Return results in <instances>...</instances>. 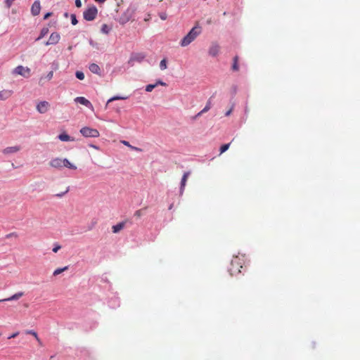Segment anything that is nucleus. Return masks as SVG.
I'll list each match as a JSON object with an SVG mask.
<instances>
[{
	"label": "nucleus",
	"instance_id": "nucleus-1",
	"mask_svg": "<svg viewBox=\"0 0 360 360\" xmlns=\"http://www.w3.org/2000/svg\"><path fill=\"white\" fill-rule=\"evenodd\" d=\"M201 27L197 24L190 32L182 39L180 42L181 46L185 47L193 41L195 38L200 34Z\"/></svg>",
	"mask_w": 360,
	"mask_h": 360
},
{
	"label": "nucleus",
	"instance_id": "nucleus-2",
	"mask_svg": "<svg viewBox=\"0 0 360 360\" xmlns=\"http://www.w3.org/2000/svg\"><path fill=\"white\" fill-rule=\"evenodd\" d=\"M243 259L238 256L234 257L230 264L229 271L231 276H235L240 273L243 268Z\"/></svg>",
	"mask_w": 360,
	"mask_h": 360
},
{
	"label": "nucleus",
	"instance_id": "nucleus-3",
	"mask_svg": "<svg viewBox=\"0 0 360 360\" xmlns=\"http://www.w3.org/2000/svg\"><path fill=\"white\" fill-rule=\"evenodd\" d=\"M13 75H20L25 78H29L31 76V70L28 67L18 65L12 70Z\"/></svg>",
	"mask_w": 360,
	"mask_h": 360
},
{
	"label": "nucleus",
	"instance_id": "nucleus-4",
	"mask_svg": "<svg viewBox=\"0 0 360 360\" xmlns=\"http://www.w3.org/2000/svg\"><path fill=\"white\" fill-rule=\"evenodd\" d=\"M98 14V9L95 6L89 7L83 13L84 18L87 21H91L94 20Z\"/></svg>",
	"mask_w": 360,
	"mask_h": 360
},
{
	"label": "nucleus",
	"instance_id": "nucleus-5",
	"mask_svg": "<svg viewBox=\"0 0 360 360\" xmlns=\"http://www.w3.org/2000/svg\"><path fill=\"white\" fill-rule=\"evenodd\" d=\"M79 132L84 137L97 138L100 136V133L96 129H93L88 127H82Z\"/></svg>",
	"mask_w": 360,
	"mask_h": 360
},
{
	"label": "nucleus",
	"instance_id": "nucleus-6",
	"mask_svg": "<svg viewBox=\"0 0 360 360\" xmlns=\"http://www.w3.org/2000/svg\"><path fill=\"white\" fill-rule=\"evenodd\" d=\"M49 107H50V104L49 102L47 101H40L37 105V110L39 112V113H46L49 109Z\"/></svg>",
	"mask_w": 360,
	"mask_h": 360
},
{
	"label": "nucleus",
	"instance_id": "nucleus-7",
	"mask_svg": "<svg viewBox=\"0 0 360 360\" xmlns=\"http://www.w3.org/2000/svg\"><path fill=\"white\" fill-rule=\"evenodd\" d=\"M219 51L220 46L217 43L213 42L209 48L208 53L211 56L215 57L219 54Z\"/></svg>",
	"mask_w": 360,
	"mask_h": 360
},
{
	"label": "nucleus",
	"instance_id": "nucleus-8",
	"mask_svg": "<svg viewBox=\"0 0 360 360\" xmlns=\"http://www.w3.org/2000/svg\"><path fill=\"white\" fill-rule=\"evenodd\" d=\"M60 34L57 32H53L50 37L49 40L45 43V45L49 46L51 44H56L60 40Z\"/></svg>",
	"mask_w": 360,
	"mask_h": 360
},
{
	"label": "nucleus",
	"instance_id": "nucleus-9",
	"mask_svg": "<svg viewBox=\"0 0 360 360\" xmlns=\"http://www.w3.org/2000/svg\"><path fill=\"white\" fill-rule=\"evenodd\" d=\"M75 101L76 103H78L83 105H85V106L91 108V110H94V107H93L92 104L91 103V102L84 97H82V96L77 97L75 98Z\"/></svg>",
	"mask_w": 360,
	"mask_h": 360
},
{
	"label": "nucleus",
	"instance_id": "nucleus-10",
	"mask_svg": "<svg viewBox=\"0 0 360 360\" xmlns=\"http://www.w3.org/2000/svg\"><path fill=\"white\" fill-rule=\"evenodd\" d=\"M49 165L53 168L60 169L63 167V159L60 158H53L49 162Z\"/></svg>",
	"mask_w": 360,
	"mask_h": 360
},
{
	"label": "nucleus",
	"instance_id": "nucleus-11",
	"mask_svg": "<svg viewBox=\"0 0 360 360\" xmlns=\"http://www.w3.org/2000/svg\"><path fill=\"white\" fill-rule=\"evenodd\" d=\"M41 11V5L40 1L39 0H36L31 7V13L34 16L38 15Z\"/></svg>",
	"mask_w": 360,
	"mask_h": 360
},
{
	"label": "nucleus",
	"instance_id": "nucleus-12",
	"mask_svg": "<svg viewBox=\"0 0 360 360\" xmlns=\"http://www.w3.org/2000/svg\"><path fill=\"white\" fill-rule=\"evenodd\" d=\"M20 150V146H10L4 148L3 150V153L5 155L11 154V153H15L18 152Z\"/></svg>",
	"mask_w": 360,
	"mask_h": 360
},
{
	"label": "nucleus",
	"instance_id": "nucleus-13",
	"mask_svg": "<svg viewBox=\"0 0 360 360\" xmlns=\"http://www.w3.org/2000/svg\"><path fill=\"white\" fill-rule=\"evenodd\" d=\"M89 70L94 73V74H96V75H101V68L100 67L96 64V63H91L89 65Z\"/></svg>",
	"mask_w": 360,
	"mask_h": 360
},
{
	"label": "nucleus",
	"instance_id": "nucleus-14",
	"mask_svg": "<svg viewBox=\"0 0 360 360\" xmlns=\"http://www.w3.org/2000/svg\"><path fill=\"white\" fill-rule=\"evenodd\" d=\"M189 175H190V172H186L184 174V175L182 176L181 181V187H180V191L181 193L184 190V188L186 186V181H187V179H188Z\"/></svg>",
	"mask_w": 360,
	"mask_h": 360
},
{
	"label": "nucleus",
	"instance_id": "nucleus-15",
	"mask_svg": "<svg viewBox=\"0 0 360 360\" xmlns=\"http://www.w3.org/2000/svg\"><path fill=\"white\" fill-rule=\"evenodd\" d=\"M23 295H24V293L22 292H19L14 294L13 295H12L11 297H10L8 298L0 300V302H6V301L17 300L19 298H20L22 296H23Z\"/></svg>",
	"mask_w": 360,
	"mask_h": 360
},
{
	"label": "nucleus",
	"instance_id": "nucleus-16",
	"mask_svg": "<svg viewBox=\"0 0 360 360\" xmlns=\"http://www.w3.org/2000/svg\"><path fill=\"white\" fill-rule=\"evenodd\" d=\"M13 91L11 90L0 91V100H6L12 95Z\"/></svg>",
	"mask_w": 360,
	"mask_h": 360
},
{
	"label": "nucleus",
	"instance_id": "nucleus-17",
	"mask_svg": "<svg viewBox=\"0 0 360 360\" xmlns=\"http://www.w3.org/2000/svg\"><path fill=\"white\" fill-rule=\"evenodd\" d=\"M63 167H67L74 170L77 169V167L66 158L63 159Z\"/></svg>",
	"mask_w": 360,
	"mask_h": 360
},
{
	"label": "nucleus",
	"instance_id": "nucleus-18",
	"mask_svg": "<svg viewBox=\"0 0 360 360\" xmlns=\"http://www.w3.org/2000/svg\"><path fill=\"white\" fill-rule=\"evenodd\" d=\"M125 226V222L122 221L120 223H118L117 224L113 226L112 227V232L116 233L120 231L122 229H123Z\"/></svg>",
	"mask_w": 360,
	"mask_h": 360
},
{
	"label": "nucleus",
	"instance_id": "nucleus-19",
	"mask_svg": "<svg viewBox=\"0 0 360 360\" xmlns=\"http://www.w3.org/2000/svg\"><path fill=\"white\" fill-rule=\"evenodd\" d=\"M58 139L62 141H70L74 140L66 133L59 134Z\"/></svg>",
	"mask_w": 360,
	"mask_h": 360
},
{
	"label": "nucleus",
	"instance_id": "nucleus-20",
	"mask_svg": "<svg viewBox=\"0 0 360 360\" xmlns=\"http://www.w3.org/2000/svg\"><path fill=\"white\" fill-rule=\"evenodd\" d=\"M111 30H112V27L108 25L107 24H103L101 28V32L105 34H108L110 33V32L111 31Z\"/></svg>",
	"mask_w": 360,
	"mask_h": 360
},
{
	"label": "nucleus",
	"instance_id": "nucleus-21",
	"mask_svg": "<svg viewBox=\"0 0 360 360\" xmlns=\"http://www.w3.org/2000/svg\"><path fill=\"white\" fill-rule=\"evenodd\" d=\"M233 65H232V70L233 71H238L239 70V66H238V60H239V57L238 56H236L233 59Z\"/></svg>",
	"mask_w": 360,
	"mask_h": 360
},
{
	"label": "nucleus",
	"instance_id": "nucleus-22",
	"mask_svg": "<svg viewBox=\"0 0 360 360\" xmlns=\"http://www.w3.org/2000/svg\"><path fill=\"white\" fill-rule=\"evenodd\" d=\"M211 108V102L210 101H208L206 104V105L205 106V108L200 112L198 113V115H196L197 117L198 116H200L201 115H202L203 113L207 112Z\"/></svg>",
	"mask_w": 360,
	"mask_h": 360
},
{
	"label": "nucleus",
	"instance_id": "nucleus-23",
	"mask_svg": "<svg viewBox=\"0 0 360 360\" xmlns=\"http://www.w3.org/2000/svg\"><path fill=\"white\" fill-rule=\"evenodd\" d=\"M68 269V266H64L63 268H58V269H56L53 271V276H58V275L60 274L61 273L67 271Z\"/></svg>",
	"mask_w": 360,
	"mask_h": 360
},
{
	"label": "nucleus",
	"instance_id": "nucleus-24",
	"mask_svg": "<svg viewBox=\"0 0 360 360\" xmlns=\"http://www.w3.org/2000/svg\"><path fill=\"white\" fill-rule=\"evenodd\" d=\"M48 32H49V28H47V27L42 28L41 30L40 34H39V37L37 39V40H39L41 38H43L45 35H46L48 34Z\"/></svg>",
	"mask_w": 360,
	"mask_h": 360
},
{
	"label": "nucleus",
	"instance_id": "nucleus-25",
	"mask_svg": "<svg viewBox=\"0 0 360 360\" xmlns=\"http://www.w3.org/2000/svg\"><path fill=\"white\" fill-rule=\"evenodd\" d=\"M127 96H113L112 98H110L108 102H107V104H108L110 102H112L114 101H117V100H125L127 99Z\"/></svg>",
	"mask_w": 360,
	"mask_h": 360
},
{
	"label": "nucleus",
	"instance_id": "nucleus-26",
	"mask_svg": "<svg viewBox=\"0 0 360 360\" xmlns=\"http://www.w3.org/2000/svg\"><path fill=\"white\" fill-rule=\"evenodd\" d=\"M144 58H145V56L143 54L139 53L133 58V60H136L138 62H141L144 59Z\"/></svg>",
	"mask_w": 360,
	"mask_h": 360
},
{
	"label": "nucleus",
	"instance_id": "nucleus-27",
	"mask_svg": "<svg viewBox=\"0 0 360 360\" xmlns=\"http://www.w3.org/2000/svg\"><path fill=\"white\" fill-rule=\"evenodd\" d=\"M160 68L162 70H165L167 68V60L165 58L162 59L160 63Z\"/></svg>",
	"mask_w": 360,
	"mask_h": 360
},
{
	"label": "nucleus",
	"instance_id": "nucleus-28",
	"mask_svg": "<svg viewBox=\"0 0 360 360\" xmlns=\"http://www.w3.org/2000/svg\"><path fill=\"white\" fill-rule=\"evenodd\" d=\"M230 144L231 143H226V144L222 145L220 148V154L226 151L229 148Z\"/></svg>",
	"mask_w": 360,
	"mask_h": 360
},
{
	"label": "nucleus",
	"instance_id": "nucleus-29",
	"mask_svg": "<svg viewBox=\"0 0 360 360\" xmlns=\"http://www.w3.org/2000/svg\"><path fill=\"white\" fill-rule=\"evenodd\" d=\"M26 333H27V334H30V335H33V336L35 338V339H36L39 342H40V339L39 338L38 335H37V333L35 331H34V330H27Z\"/></svg>",
	"mask_w": 360,
	"mask_h": 360
},
{
	"label": "nucleus",
	"instance_id": "nucleus-30",
	"mask_svg": "<svg viewBox=\"0 0 360 360\" xmlns=\"http://www.w3.org/2000/svg\"><path fill=\"white\" fill-rule=\"evenodd\" d=\"M146 208L140 209V210H136L134 212V216L136 217L137 218H140L143 214V210H146Z\"/></svg>",
	"mask_w": 360,
	"mask_h": 360
},
{
	"label": "nucleus",
	"instance_id": "nucleus-31",
	"mask_svg": "<svg viewBox=\"0 0 360 360\" xmlns=\"http://www.w3.org/2000/svg\"><path fill=\"white\" fill-rule=\"evenodd\" d=\"M75 75L76 77L80 80H83L84 79V74L81 71H77Z\"/></svg>",
	"mask_w": 360,
	"mask_h": 360
},
{
	"label": "nucleus",
	"instance_id": "nucleus-32",
	"mask_svg": "<svg viewBox=\"0 0 360 360\" xmlns=\"http://www.w3.org/2000/svg\"><path fill=\"white\" fill-rule=\"evenodd\" d=\"M157 86V84H148L146 86V91H148V92H150L153 91V89Z\"/></svg>",
	"mask_w": 360,
	"mask_h": 360
},
{
	"label": "nucleus",
	"instance_id": "nucleus-33",
	"mask_svg": "<svg viewBox=\"0 0 360 360\" xmlns=\"http://www.w3.org/2000/svg\"><path fill=\"white\" fill-rule=\"evenodd\" d=\"M15 0H5V5L8 8H10L11 6H12V4H13V2L15 1Z\"/></svg>",
	"mask_w": 360,
	"mask_h": 360
},
{
	"label": "nucleus",
	"instance_id": "nucleus-34",
	"mask_svg": "<svg viewBox=\"0 0 360 360\" xmlns=\"http://www.w3.org/2000/svg\"><path fill=\"white\" fill-rule=\"evenodd\" d=\"M71 22L73 25L77 24V20L76 18V15L75 14L71 15Z\"/></svg>",
	"mask_w": 360,
	"mask_h": 360
},
{
	"label": "nucleus",
	"instance_id": "nucleus-35",
	"mask_svg": "<svg viewBox=\"0 0 360 360\" xmlns=\"http://www.w3.org/2000/svg\"><path fill=\"white\" fill-rule=\"evenodd\" d=\"M60 248H61V246L60 245L55 244L54 247L53 248V252L56 253Z\"/></svg>",
	"mask_w": 360,
	"mask_h": 360
},
{
	"label": "nucleus",
	"instance_id": "nucleus-36",
	"mask_svg": "<svg viewBox=\"0 0 360 360\" xmlns=\"http://www.w3.org/2000/svg\"><path fill=\"white\" fill-rule=\"evenodd\" d=\"M53 71H50V72L47 74V75H46V79H47L48 80H51V79L53 78Z\"/></svg>",
	"mask_w": 360,
	"mask_h": 360
},
{
	"label": "nucleus",
	"instance_id": "nucleus-37",
	"mask_svg": "<svg viewBox=\"0 0 360 360\" xmlns=\"http://www.w3.org/2000/svg\"><path fill=\"white\" fill-rule=\"evenodd\" d=\"M68 191H69V188H66V190H65L64 192H63V193H58V194H56V196H57V197H62V196H63L65 193H67L68 192Z\"/></svg>",
	"mask_w": 360,
	"mask_h": 360
},
{
	"label": "nucleus",
	"instance_id": "nucleus-38",
	"mask_svg": "<svg viewBox=\"0 0 360 360\" xmlns=\"http://www.w3.org/2000/svg\"><path fill=\"white\" fill-rule=\"evenodd\" d=\"M75 6L77 8H80L82 6V1H81V0H75Z\"/></svg>",
	"mask_w": 360,
	"mask_h": 360
},
{
	"label": "nucleus",
	"instance_id": "nucleus-39",
	"mask_svg": "<svg viewBox=\"0 0 360 360\" xmlns=\"http://www.w3.org/2000/svg\"><path fill=\"white\" fill-rule=\"evenodd\" d=\"M155 84H157V86L159 84L161 86H167V84L161 80L157 81V82Z\"/></svg>",
	"mask_w": 360,
	"mask_h": 360
},
{
	"label": "nucleus",
	"instance_id": "nucleus-40",
	"mask_svg": "<svg viewBox=\"0 0 360 360\" xmlns=\"http://www.w3.org/2000/svg\"><path fill=\"white\" fill-rule=\"evenodd\" d=\"M19 335V332H15L8 337V339L15 338Z\"/></svg>",
	"mask_w": 360,
	"mask_h": 360
},
{
	"label": "nucleus",
	"instance_id": "nucleus-41",
	"mask_svg": "<svg viewBox=\"0 0 360 360\" xmlns=\"http://www.w3.org/2000/svg\"><path fill=\"white\" fill-rule=\"evenodd\" d=\"M13 236L17 237V234L13 232V233H11L6 235V238H9L13 237Z\"/></svg>",
	"mask_w": 360,
	"mask_h": 360
},
{
	"label": "nucleus",
	"instance_id": "nucleus-42",
	"mask_svg": "<svg viewBox=\"0 0 360 360\" xmlns=\"http://www.w3.org/2000/svg\"><path fill=\"white\" fill-rule=\"evenodd\" d=\"M51 15H52V13H46V14L44 15V19H45V20H46V19L49 18Z\"/></svg>",
	"mask_w": 360,
	"mask_h": 360
},
{
	"label": "nucleus",
	"instance_id": "nucleus-43",
	"mask_svg": "<svg viewBox=\"0 0 360 360\" xmlns=\"http://www.w3.org/2000/svg\"><path fill=\"white\" fill-rule=\"evenodd\" d=\"M122 143L125 145V146H127L129 147H131V146L129 144V143L128 141H122Z\"/></svg>",
	"mask_w": 360,
	"mask_h": 360
},
{
	"label": "nucleus",
	"instance_id": "nucleus-44",
	"mask_svg": "<svg viewBox=\"0 0 360 360\" xmlns=\"http://www.w3.org/2000/svg\"><path fill=\"white\" fill-rule=\"evenodd\" d=\"M232 109L233 108H231L229 110H228L226 113H225V115L226 116H229L232 112Z\"/></svg>",
	"mask_w": 360,
	"mask_h": 360
},
{
	"label": "nucleus",
	"instance_id": "nucleus-45",
	"mask_svg": "<svg viewBox=\"0 0 360 360\" xmlns=\"http://www.w3.org/2000/svg\"><path fill=\"white\" fill-rule=\"evenodd\" d=\"M131 148H132L133 150H135L136 151H141V149L134 147V146H131Z\"/></svg>",
	"mask_w": 360,
	"mask_h": 360
},
{
	"label": "nucleus",
	"instance_id": "nucleus-46",
	"mask_svg": "<svg viewBox=\"0 0 360 360\" xmlns=\"http://www.w3.org/2000/svg\"><path fill=\"white\" fill-rule=\"evenodd\" d=\"M90 147H91V148H95V149H96V150H98V149H99V148H98V146H95V145H90Z\"/></svg>",
	"mask_w": 360,
	"mask_h": 360
},
{
	"label": "nucleus",
	"instance_id": "nucleus-47",
	"mask_svg": "<svg viewBox=\"0 0 360 360\" xmlns=\"http://www.w3.org/2000/svg\"><path fill=\"white\" fill-rule=\"evenodd\" d=\"M120 22L123 25V24H124L126 22V21L125 20H122V19H120Z\"/></svg>",
	"mask_w": 360,
	"mask_h": 360
},
{
	"label": "nucleus",
	"instance_id": "nucleus-48",
	"mask_svg": "<svg viewBox=\"0 0 360 360\" xmlns=\"http://www.w3.org/2000/svg\"><path fill=\"white\" fill-rule=\"evenodd\" d=\"M172 207H173V204L170 205V206L169 207V210H172Z\"/></svg>",
	"mask_w": 360,
	"mask_h": 360
},
{
	"label": "nucleus",
	"instance_id": "nucleus-49",
	"mask_svg": "<svg viewBox=\"0 0 360 360\" xmlns=\"http://www.w3.org/2000/svg\"><path fill=\"white\" fill-rule=\"evenodd\" d=\"M162 20H165V18H164V15H162L161 17Z\"/></svg>",
	"mask_w": 360,
	"mask_h": 360
},
{
	"label": "nucleus",
	"instance_id": "nucleus-50",
	"mask_svg": "<svg viewBox=\"0 0 360 360\" xmlns=\"http://www.w3.org/2000/svg\"><path fill=\"white\" fill-rule=\"evenodd\" d=\"M162 20H165V18H164V15H162L161 17Z\"/></svg>",
	"mask_w": 360,
	"mask_h": 360
}]
</instances>
